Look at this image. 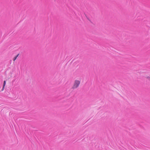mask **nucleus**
I'll return each instance as SVG.
<instances>
[{
    "mask_svg": "<svg viewBox=\"0 0 150 150\" xmlns=\"http://www.w3.org/2000/svg\"><path fill=\"white\" fill-rule=\"evenodd\" d=\"M81 83L80 81L78 80H76L74 81L73 86L72 88L75 89L77 88L79 86Z\"/></svg>",
    "mask_w": 150,
    "mask_h": 150,
    "instance_id": "obj_1",
    "label": "nucleus"
},
{
    "mask_svg": "<svg viewBox=\"0 0 150 150\" xmlns=\"http://www.w3.org/2000/svg\"><path fill=\"white\" fill-rule=\"evenodd\" d=\"M145 78L150 82V76H146Z\"/></svg>",
    "mask_w": 150,
    "mask_h": 150,
    "instance_id": "obj_3",
    "label": "nucleus"
},
{
    "mask_svg": "<svg viewBox=\"0 0 150 150\" xmlns=\"http://www.w3.org/2000/svg\"><path fill=\"white\" fill-rule=\"evenodd\" d=\"M19 55V54H18L16 56H15L13 58V60L14 61L16 59Z\"/></svg>",
    "mask_w": 150,
    "mask_h": 150,
    "instance_id": "obj_2",
    "label": "nucleus"
},
{
    "mask_svg": "<svg viewBox=\"0 0 150 150\" xmlns=\"http://www.w3.org/2000/svg\"><path fill=\"white\" fill-rule=\"evenodd\" d=\"M6 84V81H4V82L3 86H5Z\"/></svg>",
    "mask_w": 150,
    "mask_h": 150,
    "instance_id": "obj_4",
    "label": "nucleus"
},
{
    "mask_svg": "<svg viewBox=\"0 0 150 150\" xmlns=\"http://www.w3.org/2000/svg\"><path fill=\"white\" fill-rule=\"evenodd\" d=\"M4 87H5V86H3L2 89V91H3L4 90Z\"/></svg>",
    "mask_w": 150,
    "mask_h": 150,
    "instance_id": "obj_5",
    "label": "nucleus"
}]
</instances>
